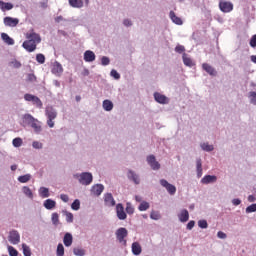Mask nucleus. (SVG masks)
Masks as SVG:
<instances>
[{"label":"nucleus","instance_id":"nucleus-1","mask_svg":"<svg viewBox=\"0 0 256 256\" xmlns=\"http://www.w3.org/2000/svg\"><path fill=\"white\" fill-rule=\"evenodd\" d=\"M26 41L23 42L22 47L28 53H33L37 49V45L41 43V35L37 34L34 30H30L26 33Z\"/></svg>","mask_w":256,"mask_h":256},{"label":"nucleus","instance_id":"nucleus-2","mask_svg":"<svg viewBox=\"0 0 256 256\" xmlns=\"http://www.w3.org/2000/svg\"><path fill=\"white\" fill-rule=\"evenodd\" d=\"M57 109H55L53 106H46L45 108V117L47 118L46 124L50 129H53L55 127V121L57 119Z\"/></svg>","mask_w":256,"mask_h":256},{"label":"nucleus","instance_id":"nucleus-3","mask_svg":"<svg viewBox=\"0 0 256 256\" xmlns=\"http://www.w3.org/2000/svg\"><path fill=\"white\" fill-rule=\"evenodd\" d=\"M73 177L77 179L80 185H84L85 187L93 183V174L91 172L76 173Z\"/></svg>","mask_w":256,"mask_h":256},{"label":"nucleus","instance_id":"nucleus-4","mask_svg":"<svg viewBox=\"0 0 256 256\" xmlns=\"http://www.w3.org/2000/svg\"><path fill=\"white\" fill-rule=\"evenodd\" d=\"M24 99H25V101L33 103V105H35V107H37L38 109H43V102L41 101V99L39 97H37L33 94H25Z\"/></svg>","mask_w":256,"mask_h":256},{"label":"nucleus","instance_id":"nucleus-5","mask_svg":"<svg viewBox=\"0 0 256 256\" xmlns=\"http://www.w3.org/2000/svg\"><path fill=\"white\" fill-rule=\"evenodd\" d=\"M116 239L119 241V243H123L124 245H127V240H125V237L129 235V232L127 231V228H118L116 230Z\"/></svg>","mask_w":256,"mask_h":256},{"label":"nucleus","instance_id":"nucleus-6","mask_svg":"<svg viewBox=\"0 0 256 256\" xmlns=\"http://www.w3.org/2000/svg\"><path fill=\"white\" fill-rule=\"evenodd\" d=\"M8 241L11 245H19L21 243V234L17 230H11L8 235Z\"/></svg>","mask_w":256,"mask_h":256},{"label":"nucleus","instance_id":"nucleus-7","mask_svg":"<svg viewBox=\"0 0 256 256\" xmlns=\"http://www.w3.org/2000/svg\"><path fill=\"white\" fill-rule=\"evenodd\" d=\"M146 161L148 165L151 167L152 171H159V169H161V164L157 161L155 155L151 154L147 156Z\"/></svg>","mask_w":256,"mask_h":256},{"label":"nucleus","instance_id":"nucleus-8","mask_svg":"<svg viewBox=\"0 0 256 256\" xmlns=\"http://www.w3.org/2000/svg\"><path fill=\"white\" fill-rule=\"evenodd\" d=\"M160 185L168 191L169 195H175L177 193V187L169 183L166 179H160Z\"/></svg>","mask_w":256,"mask_h":256},{"label":"nucleus","instance_id":"nucleus-9","mask_svg":"<svg viewBox=\"0 0 256 256\" xmlns=\"http://www.w3.org/2000/svg\"><path fill=\"white\" fill-rule=\"evenodd\" d=\"M219 9L222 13H231L233 11V3L221 0L219 2Z\"/></svg>","mask_w":256,"mask_h":256},{"label":"nucleus","instance_id":"nucleus-10","mask_svg":"<svg viewBox=\"0 0 256 256\" xmlns=\"http://www.w3.org/2000/svg\"><path fill=\"white\" fill-rule=\"evenodd\" d=\"M116 215L120 221H125V219H127V213L125 212V207H123V204L118 203L116 205Z\"/></svg>","mask_w":256,"mask_h":256},{"label":"nucleus","instance_id":"nucleus-11","mask_svg":"<svg viewBox=\"0 0 256 256\" xmlns=\"http://www.w3.org/2000/svg\"><path fill=\"white\" fill-rule=\"evenodd\" d=\"M154 99H155L156 103H159L160 105L169 104V99L167 98V96H165L159 92L154 93Z\"/></svg>","mask_w":256,"mask_h":256},{"label":"nucleus","instance_id":"nucleus-12","mask_svg":"<svg viewBox=\"0 0 256 256\" xmlns=\"http://www.w3.org/2000/svg\"><path fill=\"white\" fill-rule=\"evenodd\" d=\"M4 25L5 27H17L19 25V18L7 16L4 18Z\"/></svg>","mask_w":256,"mask_h":256},{"label":"nucleus","instance_id":"nucleus-13","mask_svg":"<svg viewBox=\"0 0 256 256\" xmlns=\"http://www.w3.org/2000/svg\"><path fill=\"white\" fill-rule=\"evenodd\" d=\"M127 177L130 181H133L135 185H139L141 183L139 174L135 173L133 170H128Z\"/></svg>","mask_w":256,"mask_h":256},{"label":"nucleus","instance_id":"nucleus-14","mask_svg":"<svg viewBox=\"0 0 256 256\" xmlns=\"http://www.w3.org/2000/svg\"><path fill=\"white\" fill-rule=\"evenodd\" d=\"M202 69L203 71H206V73H208V75H210L211 77H217V70L213 66H211V64L203 63Z\"/></svg>","mask_w":256,"mask_h":256},{"label":"nucleus","instance_id":"nucleus-15","mask_svg":"<svg viewBox=\"0 0 256 256\" xmlns=\"http://www.w3.org/2000/svg\"><path fill=\"white\" fill-rule=\"evenodd\" d=\"M91 193L92 195H95L96 197H99L103 191H105V186L103 184H95L91 187Z\"/></svg>","mask_w":256,"mask_h":256},{"label":"nucleus","instance_id":"nucleus-16","mask_svg":"<svg viewBox=\"0 0 256 256\" xmlns=\"http://www.w3.org/2000/svg\"><path fill=\"white\" fill-rule=\"evenodd\" d=\"M35 117L31 114H24L22 117V125L23 127H31V124L35 121Z\"/></svg>","mask_w":256,"mask_h":256},{"label":"nucleus","instance_id":"nucleus-17","mask_svg":"<svg viewBox=\"0 0 256 256\" xmlns=\"http://www.w3.org/2000/svg\"><path fill=\"white\" fill-rule=\"evenodd\" d=\"M104 202H105V205L106 207H115V198H113V194L111 193H106L104 195Z\"/></svg>","mask_w":256,"mask_h":256},{"label":"nucleus","instance_id":"nucleus-18","mask_svg":"<svg viewBox=\"0 0 256 256\" xmlns=\"http://www.w3.org/2000/svg\"><path fill=\"white\" fill-rule=\"evenodd\" d=\"M201 183H202V185H209L211 183H217V176H215V175H205L201 179Z\"/></svg>","mask_w":256,"mask_h":256},{"label":"nucleus","instance_id":"nucleus-19","mask_svg":"<svg viewBox=\"0 0 256 256\" xmlns=\"http://www.w3.org/2000/svg\"><path fill=\"white\" fill-rule=\"evenodd\" d=\"M97 56H95V52L91 51V50H86L84 52V61H86V63H93V61H95Z\"/></svg>","mask_w":256,"mask_h":256},{"label":"nucleus","instance_id":"nucleus-20","mask_svg":"<svg viewBox=\"0 0 256 256\" xmlns=\"http://www.w3.org/2000/svg\"><path fill=\"white\" fill-rule=\"evenodd\" d=\"M196 173L198 179H201V177H203V161L201 160V158L196 159Z\"/></svg>","mask_w":256,"mask_h":256},{"label":"nucleus","instance_id":"nucleus-21","mask_svg":"<svg viewBox=\"0 0 256 256\" xmlns=\"http://www.w3.org/2000/svg\"><path fill=\"white\" fill-rule=\"evenodd\" d=\"M38 195L39 197H41V199H47L48 197H51V193H49V188L43 186L38 189Z\"/></svg>","mask_w":256,"mask_h":256},{"label":"nucleus","instance_id":"nucleus-22","mask_svg":"<svg viewBox=\"0 0 256 256\" xmlns=\"http://www.w3.org/2000/svg\"><path fill=\"white\" fill-rule=\"evenodd\" d=\"M178 218L181 223H187V221H189V211L187 209L181 210L180 214H178Z\"/></svg>","mask_w":256,"mask_h":256},{"label":"nucleus","instance_id":"nucleus-23","mask_svg":"<svg viewBox=\"0 0 256 256\" xmlns=\"http://www.w3.org/2000/svg\"><path fill=\"white\" fill-rule=\"evenodd\" d=\"M169 18L171 19L172 23H175V25H183V20L175 14V12L170 11Z\"/></svg>","mask_w":256,"mask_h":256},{"label":"nucleus","instance_id":"nucleus-24","mask_svg":"<svg viewBox=\"0 0 256 256\" xmlns=\"http://www.w3.org/2000/svg\"><path fill=\"white\" fill-rule=\"evenodd\" d=\"M43 206L48 211H51V209H55V207L57 206V202H55V200L53 199H46L43 203Z\"/></svg>","mask_w":256,"mask_h":256},{"label":"nucleus","instance_id":"nucleus-25","mask_svg":"<svg viewBox=\"0 0 256 256\" xmlns=\"http://www.w3.org/2000/svg\"><path fill=\"white\" fill-rule=\"evenodd\" d=\"M63 243H64L65 247H71V245H73V235L71 233L67 232L64 235Z\"/></svg>","mask_w":256,"mask_h":256},{"label":"nucleus","instance_id":"nucleus-26","mask_svg":"<svg viewBox=\"0 0 256 256\" xmlns=\"http://www.w3.org/2000/svg\"><path fill=\"white\" fill-rule=\"evenodd\" d=\"M30 127L34 129V132L37 133V135H39V133L43 131V128L41 127V122H39V120L37 119H35V121L31 123Z\"/></svg>","mask_w":256,"mask_h":256},{"label":"nucleus","instance_id":"nucleus-27","mask_svg":"<svg viewBox=\"0 0 256 256\" xmlns=\"http://www.w3.org/2000/svg\"><path fill=\"white\" fill-rule=\"evenodd\" d=\"M53 75H61L63 73V66L59 62H55L52 68Z\"/></svg>","mask_w":256,"mask_h":256},{"label":"nucleus","instance_id":"nucleus-28","mask_svg":"<svg viewBox=\"0 0 256 256\" xmlns=\"http://www.w3.org/2000/svg\"><path fill=\"white\" fill-rule=\"evenodd\" d=\"M183 63L186 67H194L195 63L193 60L187 55V53H183L182 55Z\"/></svg>","mask_w":256,"mask_h":256},{"label":"nucleus","instance_id":"nucleus-29","mask_svg":"<svg viewBox=\"0 0 256 256\" xmlns=\"http://www.w3.org/2000/svg\"><path fill=\"white\" fill-rule=\"evenodd\" d=\"M1 39H2V41H4V43H6V45H15V40H13V38H11V36H8L7 33H2Z\"/></svg>","mask_w":256,"mask_h":256},{"label":"nucleus","instance_id":"nucleus-30","mask_svg":"<svg viewBox=\"0 0 256 256\" xmlns=\"http://www.w3.org/2000/svg\"><path fill=\"white\" fill-rule=\"evenodd\" d=\"M102 107L104 109V111H113V102L109 99H106L102 102Z\"/></svg>","mask_w":256,"mask_h":256},{"label":"nucleus","instance_id":"nucleus-31","mask_svg":"<svg viewBox=\"0 0 256 256\" xmlns=\"http://www.w3.org/2000/svg\"><path fill=\"white\" fill-rule=\"evenodd\" d=\"M200 147H201L202 151H206V153H211V151L215 150V147L213 145L209 144V142L201 143Z\"/></svg>","mask_w":256,"mask_h":256},{"label":"nucleus","instance_id":"nucleus-32","mask_svg":"<svg viewBox=\"0 0 256 256\" xmlns=\"http://www.w3.org/2000/svg\"><path fill=\"white\" fill-rule=\"evenodd\" d=\"M141 244H139V242H133L132 243V253L133 255H141Z\"/></svg>","mask_w":256,"mask_h":256},{"label":"nucleus","instance_id":"nucleus-33","mask_svg":"<svg viewBox=\"0 0 256 256\" xmlns=\"http://www.w3.org/2000/svg\"><path fill=\"white\" fill-rule=\"evenodd\" d=\"M69 5L75 9H81L83 7V0H69Z\"/></svg>","mask_w":256,"mask_h":256},{"label":"nucleus","instance_id":"nucleus-34","mask_svg":"<svg viewBox=\"0 0 256 256\" xmlns=\"http://www.w3.org/2000/svg\"><path fill=\"white\" fill-rule=\"evenodd\" d=\"M0 9H2V11H11V9H13V4L10 2L0 1Z\"/></svg>","mask_w":256,"mask_h":256},{"label":"nucleus","instance_id":"nucleus-35","mask_svg":"<svg viewBox=\"0 0 256 256\" xmlns=\"http://www.w3.org/2000/svg\"><path fill=\"white\" fill-rule=\"evenodd\" d=\"M22 193H24L28 199H33V191H31V188L28 186L22 187Z\"/></svg>","mask_w":256,"mask_h":256},{"label":"nucleus","instance_id":"nucleus-36","mask_svg":"<svg viewBox=\"0 0 256 256\" xmlns=\"http://www.w3.org/2000/svg\"><path fill=\"white\" fill-rule=\"evenodd\" d=\"M31 174H25L18 177L19 183H29L31 181Z\"/></svg>","mask_w":256,"mask_h":256},{"label":"nucleus","instance_id":"nucleus-37","mask_svg":"<svg viewBox=\"0 0 256 256\" xmlns=\"http://www.w3.org/2000/svg\"><path fill=\"white\" fill-rule=\"evenodd\" d=\"M248 99L251 105H256V92L250 91L248 93Z\"/></svg>","mask_w":256,"mask_h":256},{"label":"nucleus","instance_id":"nucleus-38","mask_svg":"<svg viewBox=\"0 0 256 256\" xmlns=\"http://www.w3.org/2000/svg\"><path fill=\"white\" fill-rule=\"evenodd\" d=\"M150 219H152L153 221H159V219H161V213H159V211L153 210L150 213Z\"/></svg>","mask_w":256,"mask_h":256},{"label":"nucleus","instance_id":"nucleus-39","mask_svg":"<svg viewBox=\"0 0 256 256\" xmlns=\"http://www.w3.org/2000/svg\"><path fill=\"white\" fill-rule=\"evenodd\" d=\"M71 209H73V211H79V209H81V201H79V199H75L71 204Z\"/></svg>","mask_w":256,"mask_h":256},{"label":"nucleus","instance_id":"nucleus-40","mask_svg":"<svg viewBox=\"0 0 256 256\" xmlns=\"http://www.w3.org/2000/svg\"><path fill=\"white\" fill-rule=\"evenodd\" d=\"M56 255L65 256V247L61 243H59L57 246Z\"/></svg>","mask_w":256,"mask_h":256},{"label":"nucleus","instance_id":"nucleus-41","mask_svg":"<svg viewBox=\"0 0 256 256\" xmlns=\"http://www.w3.org/2000/svg\"><path fill=\"white\" fill-rule=\"evenodd\" d=\"M22 250L24 256H31V248L27 244H22Z\"/></svg>","mask_w":256,"mask_h":256},{"label":"nucleus","instance_id":"nucleus-42","mask_svg":"<svg viewBox=\"0 0 256 256\" xmlns=\"http://www.w3.org/2000/svg\"><path fill=\"white\" fill-rule=\"evenodd\" d=\"M149 207H151L149 205V202L147 201H142L138 207L139 211H147V209H149Z\"/></svg>","mask_w":256,"mask_h":256},{"label":"nucleus","instance_id":"nucleus-43","mask_svg":"<svg viewBox=\"0 0 256 256\" xmlns=\"http://www.w3.org/2000/svg\"><path fill=\"white\" fill-rule=\"evenodd\" d=\"M126 213L128 215H133V213H135V208L133 207V205L130 202L126 203Z\"/></svg>","mask_w":256,"mask_h":256},{"label":"nucleus","instance_id":"nucleus-44","mask_svg":"<svg viewBox=\"0 0 256 256\" xmlns=\"http://www.w3.org/2000/svg\"><path fill=\"white\" fill-rule=\"evenodd\" d=\"M12 145L13 147H21V145H23V139H21L20 137L14 138L12 141Z\"/></svg>","mask_w":256,"mask_h":256},{"label":"nucleus","instance_id":"nucleus-45","mask_svg":"<svg viewBox=\"0 0 256 256\" xmlns=\"http://www.w3.org/2000/svg\"><path fill=\"white\" fill-rule=\"evenodd\" d=\"M8 253L10 256H19V251H17L13 246L8 245Z\"/></svg>","mask_w":256,"mask_h":256},{"label":"nucleus","instance_id":"nucleus-46","mask_svg":"<svg viewBox=\"0 0 256 256\" xmlns=\"http://www.w3.org/2000/svg\"><path fill=\"white\" fill-rule=\"evenodd\" d=\"M73 253L76 256H85V249L82 248H74Z\"/></svg>","mask_w":256,"mask_h":256},{"label":"nucleus","instance_id":"nucleus-47","mask_svg":"<svg viewBox=\"0 0 256 256\" xmlns=\"http://www.w3.org/2000/svg\"><path fill=\"white\" fill-rule=\"evenodd\" d=\"M51 219H52L53 225H55V226L59 225V214L58 213H56V212L52 213Z\"/></svg>","mask_w":256,"mask_h":256},{"label":"nucleus","instance_id":"nucleus-48","mask_svg":"<svg viewBox=\"0 0 256 256\" xmlns=\"http://www.w3.org/2000/svg\"><path fill=\"white\" fill-rule=\"evenodd\" d=\"M122 25H124V27H133V20H131L129 18H125L122 21Z\"/></svg>","mask_w":256,"mask_h":256},{"label":"nucleus","instance_id":"nucleus-49","mask_svg":"<svg viewBox=\"0 0 256 256\" xmlns=\"http://www.w3.org/2000/svg\"><path fill=\"white\" fill-rule=\"evenodd\" d=\"M198 227H200V229H207V227H209V224L207 223V220H199Z\"/></svg>","mask_w":256,"mask_h":256},{"label":"nucleus","instance_id":"nucleus-50","mask_svg":"<svg viewBox=\"0 0 256 256\" xmlns=\"http://www.w3.org/2000/svg\"><path fill=\"white\" fill-rule=\"evenodd\" d=\"M36 61H37V63H40V65H43V63H45V55L37 54Z\"/></svg>","mask_w":256,"mask_h":256},{"label":"nucleus","instance_id":"nucleus-51","mask_svg":"<svg viewBox=\"0 0 256 256\" xmlns=\"http://www.w3.org/2000/svg\"><path fill=\"white\" fill-rule=\"evenodd\" d=\"M111 77H113L116 80L121 79V74H119V72H117V70L112 69L110 72Z\"/></svg>","mask_w":256,"mask_h":256},{"label":"nucleus","instance_id":"nucleus-52","mask_svg":"<svg viewBox=\"0 0 256 256\" xmlns=\"http://www.w3.org/2000/svg\"><path fill=\"white\" fill-rule=\"evenodd\" d=\"M109 63H111V60L109 59V57L103 56L101 58V65H103L104 67H107V65H109Z\"/></svg>","mask_w":256,"mask_h":256},{"label":"nucleus","instance_id":"nucleus-53","mask_svg":"<svg viewBox=\"0 0 256 256\" xmlns=\"http://www.w3.org/2000/svg\"><path fill=\"white\" fill-rule=\"evenodd\" d=\"M246 213H256V203L251 204L246 208Z\"/></svg>","mask_w":256,"mask_h":256},{"label":"nucleus","instance_id":"nucleus-54","mask_svg":"<svg viewBox=\"0 0 256 256\" xmlns=\"http://www.w3.org/2000/svg\"><path fill=\"white\" fill-rule=\"evenodd\" d=\"M175 52H176V53H179V54L185 53V46L178 44V45L175 47Z\"/></svg>","mask_w":256,"mask_h":256},{"label":"nucleus","instance_id":"nucleus-55","mask_svg":"<svg viewBox=\"0 0 256 256\" xmlns=\"http://www.w3.org/2000/svg\"><path fill=\"white\" fill-rule=\"evenodd\" d=\"M32 147H33V149H43V143H41L39 141H34L32 143Z\"/></svg>","mask_w":256,"mask_h":256},{"label":"nucleus","instance_id":"nucleus-56","mask_svg":"<svg viewBox=\"0 0 256 256\" xmlns=\"http://www.w3.org/2000/svg\"><path fill=\"white\" fill-rule=\"evenodd\" d=\"M67 223H73V213L65 212Z\"/></svg>","mask_w":256,"mask_h":256},{"label":"nucleus","instance_id":"nucleus-57","mask_svg":"<svg viewBox=\"0 0 256 256\" xmlns=\"http://www.w3.org/2000/svg\"><path fill=\"white\" fill-rule=\"evenodd\" d=\"M27 81H29L30 83H35V81H37V77L35 76V74H28Z\"/></svg>","mask_w":256,"mask_h":256},{"label":"nucleus","instance_id":"nucleus-58","mask_svg":"<svg viewBox=\"0 0 256 256\" xmlns=\"http://www.w3.org/2000/svg\"><path fill=\"white\" fill-rule=\"evenodd\" d=\"M193 227H195V220L189 221L186 226V229H188V231H191L193 229Z\"/></svg>","mask_w":256,"mask_h":256},{"label":"nucleus","instance_id":"nucleus-59","mask_svg":"<svg viewBox=\"0 0 256 256\" xmlns=\"http://www.w3.org/2000/svg\"><path fill=\"white\" fill-rule=\"evenodd\" d=\"M250 47L255 48L256 47V34L253 35L250 39Z\"/></svg>","mask_w":256,"mask_h":256},{"label":"nucleus","instance_id":"nucleus-60","mask_svg":"<svg viewBox=\"0 0 256 256\" xmlns=\"http://www.w3.org/2000/svg\"><path fill=\"white\" fill-rule=\"evenodd\" d=\"M217 238L218 239H227V234H225V232H223V231H219L217 233Z\"/></svg>","mask_w":256,"mask_h":256},{"label":"nucleus","instance_id":"nucleus-61","mask_svg":"<svg viewBox=\"0 0 256 256\" xmlns=\"http://www.w3.org/2000/svg\"><path fill=\"white\" fill-rule=\"evenodd\" d=\"M60 199L61 201H63L64 203H69V196L67 194H61L60 195Z\"/></svg>","mask_w":256,"mask_h":256},{"label":"nucleus","instance_id":"nucleus-62","mask_svg":"<svg viewBox=\"0 0 256 256\" xmlns=\"http://www.w3.org/2000/svg\"><path fill=\"white\" fill-rule=\"evenodd\" d=\"M12 65L15 69H21V62L17 60L12 61Z\"/></svg>","mask_w":256,"mask_h":256},{"label":"nucleus","instance_id":"nucleus-63","mask_svg":"<svg viewBox=\"0 0 256 256\" xmlns=\"http://www.w3.org/2000/svg\"><path fill=\"white\" fill-rule=\"evenodd\" d=\"M240 203H241V199L239 198H234L232 200V205H234L235 207L239 206Z\"/></svg>","mask_w":256,"mask_h":256},{"label":"nucleus","instance_id":"nucleus-64","mask_svg":"<svg viewBox=\"0 0 256 256\" xmlns=\"http://www.w3.org/2000/svg\"><path fill=\"white\" fill-rule=\"evenodd\" d=\"M248 201H249V203H255V201H256V196H255V195H249V196H248Z\"/></svg>","mask_w":256,"mask_h":256}]
</instances>
